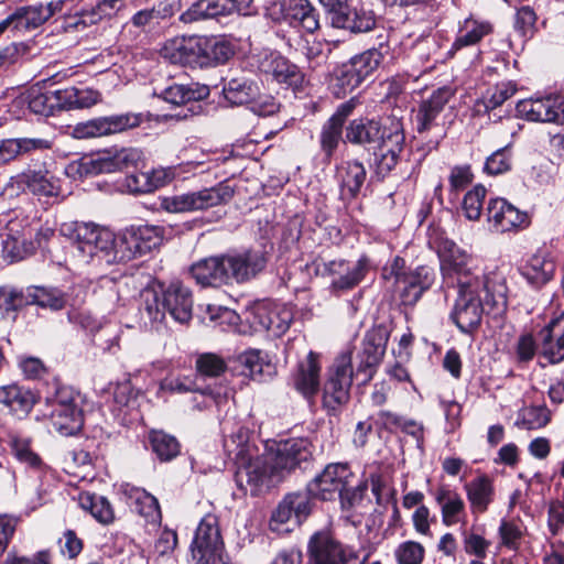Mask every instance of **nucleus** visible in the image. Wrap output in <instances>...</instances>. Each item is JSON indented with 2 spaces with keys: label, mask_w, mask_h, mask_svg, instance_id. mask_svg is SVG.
<instances>
[{
  "label": "nucleus",
  "mask_w": 564,
  "mask_h": 564,
  "mask_svg": "<svg viewBox=\"0 0 564 564\" xmlns=\"http://www.w3.org/2000/svg\"><path fill=\"white\" fill-rule=\"evenodd\" d=\"M551 421V412L546 406H530L521 415L517 423L527 430H539L547 425Z\"/></svg>",
  "instance_id": "obj_56"
},
{
  "label": "nucleus",
  "mask_w": 564,
  "mask_h": 564,
  "mask_svg": "<svg viewBox=\"0 0 564 564\" xmlns=\"http://www.w3.org/2000/svg\"><path fill=\"white\" fill-rule=\"evenodd\" d=\"M145 299V311L152 321H162L165 312L181 324L192 318L193 296L191 290L182 282H171L163 291L161 297L154 292L147 290L142 294Z\"/></svg>",
  "instance_id": "obj_4"
},
{
  "label": "nucleus",
  "mask_w": 564,
  "mask_h": 564,
  "mask_svg": "<svg viewBox=\"0 0 564 564\" xmlns=\"http://www.w3.org/2000/svg\"><path fill=\"white\" fill-rule=\"evenodd\" d=\"M543 355L552 362L564 360V314L552 319L541 332Z\"/></svg>",
  "instance_id": "obj_30"
},
{
  "label": "nucleus",
  "mask_w": 564,
  "mask_h": 564,
  "mask_svg": "<svg viewBox=\"0 0 564 564\" xmlns=\"http://www.w3.org/2000/svg\"><path fill=\"white\" fill-rule=\"evenodd\" d=\"M512 165V156L509 147L495 151L486 160L484 171L490 175H499L508 172Z\"/></svg>",
  "instance_id": "obj_58"
},
{
  "label": "nucleus",
  "mask_w": 564,
  "mask_h": 564,
  "mask_svg": "<svg viewBox=\"0 0 564 564\" xmlns=\"http://www.w3.org/2000/svg\"><path fill=\"white\" fill-rule=\"evenodd\" d=\"M78 506L89 512L101 524H109L115 520V512L110 502L102 496L90 492L78 495Z\"/></svg>",
  "instance_id": "obj_42"
},
{
  "label": "nucleus",
  "mask_w": 564,
  "mask_h": 564,
  "mask_svg": "<svg viewBox=\"0 0 564 564\" xmlns=\"http://www.w3.org/2000/svg\"><path fill=\"white\" fill-rule=\"evenodd\" d=\"M366 175V169L360 162L348 161L343 163L338 167L341 196L344 198L356 197L365 183Z\"/></svg>",
  "instance_id": "obj_35"
},
{
  "label": "nucleus",
  "mask_w": 564,
  "mask_h": 564,
  "mask_svg": "<svg viewBox=\"0 0 564 564\" xmlns=\"http://www.w3.org/2000/svg\"><path fill=\"white\" fill-rule=\"evenodd\" d=\"M150 443L152 451L163 462L173 459L180 453L177 440L162 431H152L150 433Z\"/></svg>",
  "instance_id": "obj_51"
},
{
  "label": "nucleus",
  "mask_w": 564,
  "mask_h": 564,
  "mask_svg": "<svg viewBox=\"0 0 564 564\" xmlns=\"http://www.w3.org/2000/svg\"><path fill=\"white\" fill-rule=\"evenodd\" d=\"M94 409V404L79 392L73 394V434L80 431L84 426L86 415Z\"/></svg>",
  "instance_id": "obj_63"
},
{
  "label": "nucleus",
  "mask_w": 564,
  "mask_h": 564,
  "mask_svg": "<svg viewBox=\"0 0 564 564\" xmlns=\"http://www.w3.org/2000/svg\"><path fill=\"white\" fill-rule=\"evenodd\" d=\"M36 402L37 395L29 388L17 383L0 387V404L19 417L26 416Z\"/></svg>",
  "instance_id": "obj_28"
},
{
  "label": "nucleus",
  "mask_w": 564,
  "mask_h": 564,
  "mask_svg": "<svg viewBox=\"0 0 564 564\" xmlns=\"http://www.w3.org/2000/svg\"><path fill=\"white\" fill-rule=\"evenodd\" d=\"M226 362L215 354H204L196 360L197 371L207 377H217L225 372Z\"/></svg>",
  "instance_id": "obj_60"
},
{
  "label": "nucleus",
  "mask_w": 564,
  "mask_h": 564,
  "mask_svg": "<svg viewBox=\"0 0 564 564\" xmlns=\"http://www.w3.org/2000/svg\"><path fill=\"white\" fill-rule=\"evenodd\" d=\"M15 234H18V231L9 227L8 232H6L2 238L3 257L11 262L22 260L34 250V246L31 241H26L25 238Z\"/></svg>",
  "instance_id": "obj_47"
},
{
  "label": "nucleus",
  "mask_w": 564,
  "mask_h": 564,
  "mask_svg": "<svg viewBox=\"0 0 564 564\" xmlns=\"http://www.w3.org/2000/svg\"><path fill=\"white\" fill-rule=\"evenodd\" d=\"M351 382V355L345 352L335 360L323 388V406L328 413H336L348 402Z\"/></svg>",
  "instance_id": "obj_8"
},
{
  "label": "nucleus",
  "mask_w": 564,
  "mask_h": 564,
  "mask_svg": "<svg viewBox=\"0 0 564 564\" xmlns=\"http://www.w3.org/2000/svg\"><path fill=\"white\" fill-rule=\"evenodd\" d=\"M63 4V0H57L46 4L36 3L18 8L13 12V17L15 19V31L29 32L37 29L55 12L61 11Z\"/></svg>",
  "instance_id": "obj_24"
},
{
  "label": "nucleus",
  "mask_w": 564,
  "mask_h": 564,
  "mask_svg": "<svg viewBox=\"0 0 564 564\" xmlns=\"http://www.w3.org/2000/svg\"><path fill=\"white\" fill-rule=\"evenodd\" d=\"M555 272V264L547 252L539 251L533 254L522 268V276L534 288H541L550 282Z\"/></svg>",
  "instance_id": "obj_31"
},
{
  "label": "nucleus",
  "mask_w": 564,
  "mask_h": 564,
  "mask_svg": "<svg viewBox=\"0 0 564 564\" xmlns=\"http://www.w3.org/2000/svg\"><path fill=\"white\" fill-rule=\"evenodd\" d=\"M387 341L388 335L381 328L371 329L366 333L361 351L358 355L359 365L356 372L357 376L364 375V383L372 379L376 367L384 356Z\"/></svg>",
  "instance_id": "obj_18"
},
{
  "label": "nucleus",
  "mask_w": 564,
  "mask_h": 564,
  "mask_svg": "<svg viewBox=\"0 0 564 564\" xmlns=\"http://www.w3.org/2000/svg\"><path fill=\"white\" fill-rule=\"evenodd\" d=\"M319 370L318 355L313 351L299 364L293 384L304 398L311 399L316 394L319 386Z\"/></svg>",
  "instance_id": "obj_29"
},
{
  "label": "nucleus",
  "mask_w": 564,
  "mask_h": 564,
  "mask_svg": "<svg viewBox=\"0 0 564 564\" xmlns=\"http://www.w3.org/2000/svg\"><path fill=\"white\" fill-rule=\"evenodd\" d=\"M354 475L346 464H329L308 485V497L321 500H334L343 495L346 487L352 482Z\"/></svg>",
  "instance_id": "obj_12"
},
{
  "label": "nucleus",
  "mask_w": 564,
  "mask_h": 564,
  "mask_svg": "<svg viewBox=\"0 0 564 564\" xmlns=\"http://www.w3.org/2000/svg\"><path fill=\"white\" fill-rule=\"evenodd\" d=\"M19 184L24 185L33 194L41 196H57L61 191L59 183L52 181L47 174L28 171L19 175Z\"/></svg>",
  "instance_id": "obj_45"
},
{
  "label": "nucleus",
  "mask_w": 564,
  "mask_h": 564,
  "mask_svg": "<svg viewBox=\"0 0 564 564\" xmlns=\"http://www.w3.org/2000/svg\"><path fill=\"white\" fill-rule=\"evenodd\" d=\"M281 12L290 25L308 33L319 29V14L308 0H283Z\"/></svg>",
  "instance_id": "obj_23"
},
{
  "label": "nucleus",
  "mask_w": 564,
  "mask_h": 564,
  "mask_svg": "<svg viewBox=\"0 0 564 564\" xmlns=\"http://www.w3.org/2000/svg\"><path fill=\"white\" fill-rule=\"evenodd\" d=\"M25 100L29 109L35 115L50 116L54 113L48 93H43L40 88H31Z\"/></svg>",
  "instance_id": "obj_59"
},
{
  "label": "nucleus",
  "mask_w": 564,
  "mask_h": 564,
  "mask_svg": "<svg viewBox=\"0 0 564 564\" xmlns=\"http://www.w3.org/2000/svg\"><path fill=\"white\" fill-rule=\"evenodd\" d=\"M395 556L399 564H421L424 549L417 542L408 541L399 545Z\"/></svg>",
  "instance_id": "obj_62"
},
{
  "label": "nucleus",
  "mask_w": 564,
  "mask_h": 564,
  "mask_svg": "<svg viewBox=\"0 0 564 564\" xmlns=\"http://www.w3.org/2000/svg\"><path fill=\"white\" fill-rule=\"evenodd\" d=\"M487 220L490 228L497 232H507L529 226V216L519 210L507 199L491 198L487 207Z\"/></svg>",
  "instance_id": "obj_17"
},
{
  "label": "nucleus",
  "mask_w": 564,
  "mask_h": 564,
  "mask_svg": "<svg viewBox=\"0 0 564 564\" xmlns=\"http://www.w3.org/2000/svg\"><path fill=\"white\" fill-rule=\"evenodd\" d=\"M258 68L267 79L270 78L279 84L293 86L303 79L299 67L278 52L264 54L259 61Z\"/></svg>",
  "instance_id": "obj_22"
},
{
  "label": "nucleus",
  "mask_w": 564,
  "mask_h": 564,
  "mask_svg": "<svg viewBox=\"0 0 564 564\" xmlns=\"http://www.w3.org/2000/svg\"><path fill=\"white\" fill-rule=\"evenodd\" d=\"M9 445L15 458L32 468L39 469L43 462L41 457L31 448V438L23 437L18 433H9Z\"/></svg>",
  "instance_id": "obj_48"
},
{
  "label": "nucleus",
  "mask_w": 564,
  "mask_h": 564,
  "mask_svg": "<svg viewBox=\"0 0 564 564\" xmlns=\"http://www.w3.org/2000/svg\"><path fill=\"white\" fill-rule=\"evenodd\" d=\"M28 305L25 292L12 286H0V318L14 314Z\"/></svg>",
  "instance_id": "obj_52"
},
{
  "label": "nucleus",
  "mask_w": 564,
  "mask_h": 564,
  "mask_svg": "<svg viewBox=\"0 0 564 564\" xmlns=\"http://www.w3.org/2000/svg\"><path fill=\"white\" fill-rule=\"evenodd\" d=\"M163 229L156 226L130 227L116 236L112 232V243L108 264L127 262L159 247L163 240Z\"/></svg>",
  "instance_id": "obj_6"
},
{
  "label": "nucleus",
  "mask_w": 564,
  "mask_h": 564,
  "mask_svg": "<svg viewBox=\"0 0 564 564\" xmlns=\"http://www.w3.org/2000/svg\"><path fill=\"white\" fill-rule=\"evenodd\" d=\"M117 0H90L89 8H80L76 12V20H73V28L87 26L97 23L105 12V7L112 8Z\"/></svg>",
  "instance_id": "obj_53"
},
{
  "label": "nucleus",
  "mask_w": 564,
  "mask_h": 564,
  "mask_svg": "<svg viewBox=\"0 0 564 564\" xmlns=\"http://www.w3.org/2000/svg\"><path fill=\"white\" fill-rule=\"evenodd\" d=\"M124 495L132 510L144 518L147 523L160 524L162 516L158 499L154 496L137 487L126 489Z\"/></svg>",
  "instance_id": "obj_32"
},
{
  "label": "nucleus",
  "mask_w": 564,
  "mask_h": 564,
  "mask_svg": "<svg viewBox=\"0 0 564 564\" xmlns=\"http://www.w3.org/2000/svg\"><path fill=\"white\" fill-rule=\"evenodd\" d=\"M235 54V47L225 37L205 36L204 67L224 64Z\"/></svg>",
  "instance_id": "obj_44"
},
{
  "label": "nucleus",
  "mask_w": 564,
  "mask_h": 564,
  "mask_svg": "<svg viewBox=\"0 0 564 564\" xmlns=\"http://www.w3.org/2000/svg\"><path fill=\"white\" fill-rule=\"evenodd\" d=\"M383 126L373 120H354L347 128L346 138L355 144L381 142Z\"/></svg>",
  "instance_id": "obj_41"
},
{
  "label": "nucleus",
  "mask_w": 564,
  "mask_h": 564,
  "mask_svg": "<svg viewBox=\"0 0 564 564\" xmlns=\"http://www.w3.org/2000/svg\"><path fill=\"white\" fill-rule=\"evenodd\" d=\"M232 195L234 191L229 185L219 184L197 192L162 197L160 205L167 213H191L226 203Z\"/></svg>",
  "instance_id": "obj_7"
},
{
  "label": "nucleus",
  "mask_w": 564,
  "mask_h": 564,
  "mask_svg": "<svg viewBox=\"0 0 564 564\" xmlns=\"http://www.w3.org/2000/svg\"><path fill=\"white\" fill-rule=\"evenodd\" d=\"M382 276L387 281H392L404 305L415 304L434 280L431 268L420 265L414 270H406L405 261L400 257H395L383 268Z\"/></svg>",
  "instance_id": "obj_5"
},
{
  "label": "nucleus",
  "mask_w": 564,
  "mask_h": 564,
  "mask_svg": "<svg viewBox=\"0 0 564 564\" xmlns=\"http://www.w3.org/2000/svg\"><path fill=\"white\" fill-rule=\"evenodd\" d=\"M435 500L441 507L442 521L445 525L451 527L460 521L465 513V502L456 491L441 487L435 491Z\"/></svg>",
  "instance_id": "obj_37"
},
{
  "label": "nucleus",
  "mask_w": 564,
  "mask_h": 564,
  "mask_svg": "<svg viewBox=\"0 0 564 564\" xmlns=\"http://www.w3.org/2000/svg\"><path fill=\"white\" fill-rule=\"evenodd\" d=\"M388 121L389 124H383L381 142L375 152L376 172L381 176L388 174L395 166L404 143L402 123L394 118H389Z\"/></svg>",
  "instance_id": "obj_13"
},
{
  "label": "nucleus",
  "mask_w": 564,
  "mask_h": 564,
  "mask_svg": "<svg viewBox=\"0 0 564 564\" xmlns=\"http://www.w3.org/2000/svg\"><path fill=\"white\" fill-rule=\"evenodd\" d=\"M536 24V14L529 6L517 11L514 29L524 39L531 37Z\"/></svg>",
  "instance_id": "obj_61"
},
{
  "label": "nucleus",
  "mask_w": 564,
  "mask_h": 564,
  "mask_svg": "<svg viewBox=\"0 0 564 564\" xmlns=\"http://www.w3.org/2000/svg\"><path fill=\"white\" fill-rule=\"evenodd\" d=\"M112 231L93 223L73 226V261L79 267L108 264Z\"/></svg>",
  "instance_id": "obj_3"
},
{
  "label": "nucleus",
  "mask_w": 564,
  "mask_h": 564,
  "mask_svg": "<svg viewBox=\"0 0 564 564\" xmlns=\"http://www.w3.org/2000/svg\"><path fill=\"white\" fill-rule=\"evenodd\" d=\"M272 471L270 460L264 454L254 459L253 457L248 458L245 464H238L236 478L240 486L246 482L250 487L251 494L256 495L263 488L279 482Z\"/></svg>",
  "instance_id": "obj_19"
},
{
  "label": "nucleus",
  "mask_w": 564,
  "mask_h": 564,
  "mask_svg": "<svg viewBox=\"0 0 564 564\" xmlns=\"http://www.w3.org/2000/svg\"><path fill=\"white\" fill-rule=\"evenodd\" d=\"M104 171L113 173L137 167L142 160V152L135 148H121L106 150Z\"/></svg>",
  "instance_id": "obj_39"
},
{
  "label": "nucleus",
  "mask_w": 564,
  "mask_h": 564,
  "mask_svg": "<svg viewBox=\"0 0 564 564\" xmlns=\"http://www.w3.org/2000/svg\"><path fill=\"white\" fill-rule=\"evenodd\" d=\"M494 26L488 21H480L474 18L465 19L460 24L457 36L452 45L451 53L463 47L478 44L485 36L492 33Z\"/></svg>",
  "instance_id": "obj_33"
},
{
  "label": "nucleus",
  "mask_w": 564,
  "mask_h": 564,
  "mask_svg": "<svg viewBox=\"0 0 564 564\" xmlns=\"http://www.w3.org/2000/svg\"><path fill=\"white\" fill-rule=\"evenodd\" d=\"M324 271L333 276L332 286L337 290H348L356 286L367 272V260L359 259L354 265L343 260L324 263Z\"/></svg>",
  "instance_id": "obj_25"
},
{
  "label": "nucleus",
  "mask_w": 564,
  "mask_h": 564,
  "mask_svg": "<svg viewBox=\"0 0 564 564\" xmlns=\"http://www.w3.org/2000/svg\"><path fill=\"white\" fill-rule=\"evenodd\" d=\"M225 98L232 105L251 104L258 96L257 83L245 77L231 78L223 89Z\"/></svg>",
  "instance_id": "obj_40"
},
{
  "label": "nucleus",
  "mask_w": 564,
  "mask_h": 564,
  "mask_svg": "<svg viewBox=\"0 0 564 564\" xmlns=\"http://www.w3.org/2000/svg\"><path fill=\"white\" fill-rule=\"evenodd\" d=\"M457 288L458 295L449 318L463 334L473 335L480 327L486 312L484 300L488 314L498 316L507 310V279L500 271H491L482 276H463Z\"/></svg>",
  "instance_id": "obj_1"
},
{
  "label": "nucleus",
  "mask_w": 564,
  "mask_h": 564,
  "mask_svg": "<svg viewBox=\"0 0 564 564\" xmlns=\"http://www.w3.org/2000/svg\"><path fill=\"white\" fill-rule=\"evenodd\" d=\"M437 254L441 262V271L444 278H456L457 285L463 276H480L469 268L470 257L454 241L443 239L437 247Z\"/></svg>",
  "instance_id": "obj_20"
},
{
  "label": "nucleus",
  "mask_w": 564,
  "mask_h": 564,
  "mask_svg": "<svg viewBox=\"0 0 564 564\" xmlns=\"http://www.w3.org/2000/svg\"><path fill=\"white\" fill-rule=\"evenodd\" d=\"M293 316V310L289 305H260L254 311V323L272 335L281 336L290 328Z\"/></svg>",
  "instance_id": "obj_26"
},
{
  "label": "nucleus",
  "mask_w": 564,
  "mask_h": 564,
  "mask_svg": "<svg viewBox=\"0 0 564 564\" xmlns=\"http://www.w3.org/2000/svg\"><path fill=\"white\" fill-rule=\"evenodd\" d=\"M382 58V53L373 48L351 57L347 64L355 75L364 82L378 68Z\"/></svg>",
  "instance_id": "obj_49"
},
{
  "label": "nucleus",
  "mask_w": 564,
  "mask_h": 564,
  "mask_svg": "<svg viewBox=\"0 0 564 564\" xmlns=\"http://www.w3.org/2000/svg\"><path fill=\"white\" fill-rule=\"evenodd\" d=\"M28 305L36 304L57 311L65 306L66 295L54 288L30 286L25 291Z\"/></svg>",
  "instance_id": "obj_43"
},
{
  "label": "nucleus",
  "mask_w": 564,
  "mask_h": 564,
  "mask_svg": "<svg viewBox=\"0 0 564 564\" xmlns=\"http://www.w3.org/2000/svg\"><path fill=\"white\" fill-rule=\"evenodd\" d=\"M48 148L50 142L40 138H17L0 140V166L11 162L20 154Z\"/></svg>",
  "instance_id": "obj_36"
},
{
  "label": "nucleus",
  "mask_w": 564,
  "mask_h": 564,
  "mask_svg": "<svg viewBox=\"0 0 564 564\" xmlns=\"http://www.w3.org/2000/svg\"><path fill=\"white\" fill-rule=\"evenodd\" d=\"M205 36H181L169 40L162 55L171 63L204 67Z\"/></svg>",
  "instance_id": "obj_16"
},
{
  "label": "nucleus",
  "mask_w": 564,
  "mask_h": 564,
  "mask_svg": "<svg viewBox=\"0 0 564 564\" xmlns=\"http://www.w3.org/2000/svg\"><path fill=\"white\" fill-rule=\"evenodd\" d=\"M265 263L263 252L248 251L203 259L191 267V274L203 286H219L231 280L247 281L262 271Z\"/></svg>",
  "instance_id": "obj_2"
},
{
  "label": "nucleus",
  "mask_w": 564,
  "mask_h": 564,
  "mask_svg": "<svg viewBox=\"0 0 564 564\" xmlns=\"http://www.w3.org/2000/svg\"><path fill=\"white\" fill-rule=\"evenodd\" d=\"M371 491L376 497L377 503L382 505L390 495V475L388 471H376L369 477Z\"/></svg>",
  "instance_id": "obj_64"
},
{
  "label": "nucleus",
  "mask_w": 564,
  "mask_h": 564,
  "mask_svg": "<svg viewBox=\"0 0 564 564\" xmlns=\"http://www.w3.org/2000/svg\"><path fill=\"white\" fill-rule=\"evenodd\" d=\"M311 512V499L306 492H293L284 497L273 511L270 528L272 531H291L284 524L300 525Z\"/></svg>",
  "instance_id": "obj_15"
},
{
  "label": "nucleus",
  "mask_w": 564,
  "mask_h": 564,
  "mask_svg": "<svg viewBox=\"0 0 564 564\" xmlns=\"http://www.w3.org/2000/svg\"><path fill=\"white\" fill-rule=\"evenodd\" d=\"M311 564H362L357 554L328 532H316L308 542Z\"/></svg>",
  "instance_id": "obj_10"
},
{
  "label": "nucleus",
  "mask_w": 564,
  "mask_h": 564,
  "mask_svg": "<svg viewBox=\"0 0 564 564\" xmlns=\"http://www.w3.org/2000/svg\"><path fill=\"white\" fill-rule=\"evenodd\" d=\"M209 95L207 86H185L174 84L169 86L162 91V97L165 101L172 105H183L192 100H200Z\"/></svg>",
  "instance_id": "obj_46"
},
{
  "label": "nucleus",
  "mask_w": 564,
  "mask_h": 564,
  "mask_svg": "<svg viewBox=\"0 0 564 564\" xmlns=\"http://www.w3.org/2000/svg\"><path fill=\"white\" fill-rule=\"evenodd\" d=\"M517 110L530 121L564 123V107L558 97L522 100Z\"/></svg>",
  "instance_id": "obj_21"
},
{
  "label": "nucleus",
  "mask_w": 564,
  "mask_h": 564,
  "mask_svg": "<svg viewBox=\"0 0 564 564\" xmlns=\"http://www.w3.org/2000/svg\"><path fill=\"white\" fill-rule=\"evenodd\" d=\"M223 547L217 517L208 513L200 520L191 545L193 564H208Z\"/></svg>",
  "instance_id": "obj_14"
},
{
  "label": "nucleus",
  "mask_w": 564,
  "mask_h": 564,
  "mask_svg": "<svg viewBox=\"0 0 564 564\" xmlns=\"http://www.w3.org/2000/svg\"><path fill=\"white\" fill-rule=\"evenodd\" d=\"M361 83L362 82L360 78L357 77L355 73L349 68V65L345 63L337 70L334 84V93L339 98L345 97L347 94L359 87Z\"/></svg>",
  "instance_id": "obj_57"
},
{
  "label": "nucleus",
  "mask_w": 564,
  "mask_h": 564,
  "mask_svg": "<svg viewBox=\"0 0 564 564\" xmlns=\"http://www.w3.org/2000/svg\"><path fill=\"white\" fill-rule=\"evenodd\" d=\"M343 126L336 119H328L321 131L319 143L322 151L329 159L341 140Z\"/></svg>",
  "instance_id": "obj_54"
},
{
  "label": "nucleus",
  "mask_w": 564,
  "mask_h": 564,
  "mask_svg": "<svg viewBox=\"0 0 564 564\" xmlns=\"http://www.w3.org/2000/svg\"><path fill=\"white\" fill-rule=\"evenodd\" d=\"M453 96L454 90L451 87H442L420 104L416 113L419 132L427 131L435 124L436 118Z\"/></svg>",
  "instance_id": "obj_27"
},
{
  "label": "nucleus",
  "mask_w": 564,
  "mask_h": 564,
  "mask_svg": "<svg viewBox=\"0 0 564 564\" xmlns=\"http://www.w3.org/2000/svg\"><path fill=\"white\" fill-rule=\"evenodd\" d=\"M142 122L140 113H121L100 118L101 132L104 135L121 133L137 128Z\"/></svg>",
  "instance_id": "obj_50"
},
{
  "label": "nucleus",
  "mask_w": 564,
  "mask_h": 564,
  "mask_svg": "<svg viewBox=\"0 0 564 564\" xmlns=\"http://www.w3.org/2000/svg\"><path fill=\"white\" fill-rule=\"evenodd\" d=\"M224 448L228 457L236 464H245L248 458L253 457L254 447L249 442V430L243 426H237L229 435L224 438Z\"/></svg>",
  "instance_id": "obj_38"
},
{
  "label": "nucleus",
  "mask_w": 564,
  "mask_h": 564,
  "mask_svg": "<svg viewBox=\"0 0 564 564\" xmlns=\"http://www.w3.org/2000/svg\"><path fill=\"white\" fill-rule=\"evenodd\" d=\"M465 489L473 512H485L494 500V484L492 480L486 475L470 480L465 486Z\"/></svg>",
  "instance_id": "obj_34"
},
{
  "label": "nucleus",
  "mask_w": 564,
  "mask_h": 564,
  "mask_svg": "<svg viewBox=\"0 0 564 564\" xmlns=\"http://www.w3.org/2000/svg\"><path fill=\"white\" fill-rule=\"evenodd\" d=\"M486 193L487 191L485 186L479 184L465 194L463 199V212L468 220H478L480 218Z\"/></svg>",
  "instance_id": "obj_55"
},
{
  "label": "nucleus",
  "mask_w": 564,
  "mask_h": 564,
  "mask_svg": "<svg viewBox=\"0 0 564 564\" xmlns=\"http://www.w3.org/2000/svg\"><path fill=\"white\" fill-rule=\"evenodd\" d=\"M311 456L310 443L304 438H292L279 443L274 451L270 449L267 453L273 470L272 475H275L279 482L295 468L301 467L302 463H306Z\"/></svg>",
  "instance_id": "obj_9"
},
{
  "label": "nucleus",
  "mask_w": 564,
  "mask_h": 564,
  "mask_svg": "<svg viewBox=\"0 0 564 564\" xmlns=\"http://www.w3.org/2000/svg\"><path fill=\"white\" fill-rule=\"evenodd\" d=\"M326 10L333 28L352 33L368 32L376 24L373 14L362 9H351L347 0H318Z\"/></svg>",
  "instance_id": "obj_11"
}]
</instances>
